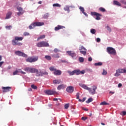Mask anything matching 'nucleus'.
<instances>
[{
	"label": "nucleus",
	"instance_id": "1",
	"mask_svg": "<svg viewBox=\"0 0 126 126\" xmlns=\"http://www.w3.org/2000/svg\"><path fill=\"white\" fill-rule=\"evenodd\" d=\"M79 86H80V87H82V88H83L86 90H88L89 92H90V93H91L92 95H94V94L96 93V89H97V86H93V90H92L91 88L88 87L85 84L80 83L79 84Z\"/></svg>",
	"mask_w": 126,
	"mask_h": 126
},
{
	"label": "nucleus",
	"instance_id": "2",
	"mask_svg": "<svg viewBox=\"0 0 126 126\" xmlns=\"http://www.w3.org/2000/svg\"><path fill=\"white\" fill-rule=\"evenodd\" d=\"M23 37L15 36L14 39L12 40V44L13 46H22V43L19 41H22Z\"/></svg>",
	"mask_w": 126,
	"mask_h": 126
},
{
	"label": "nucleus",
	"instance_id": "3",
	"mask_svg": "<svg viewBox=\"0 0 126 126\" xmlns=\"http://www.w3.org/2000/svg\"><path fill=\"white\" fill-rule=\"evenodd\" d=\"M44 22H36L34 23H32V24H31L29 28V29H33L36 27V26H43L44 25Z\"/></svg>",
	"mask_w": 126,
	"mask_h": 126
},
{
	"label": "nucleus",
	"instance_id": "4",
	"mask_svg": "<svg viewBox=\"0 0 126 126\" xmlns=\"http://www.w3.org/2000/svg\"><path fill=\"white\" fill-rule=\"evenodd\" d=\"M25 71L31 72V73H35L38 72V69L33 67H26L24 68Z\"/></svg>",
	"mask_w": 126,
	"mask_h": 126
},
{
	"label": "nucleus",
	"instance_id": "5",
	"mask_svg": "<svg viewBox=\"0 0 126 126\" xmlns=\"http://www.w3.org/2000/svg\"><path fill=\"white\" fill-rule=\"evenodd\" d=\"M37 47L42 48L43 47H49V43L46 41H41L36 44Z\"/></svg>",
	"mask_w": 126,
	"mask_h": 126
},
{
	"label": "nucleus",
	"instance_id": "6",
	"mask_svg": "<svg viewBox=\"0 0 126 126\" xmlns=\"http://www.w3.org/2000/svg\"><path fill=\"white\" fill-rule=\"evenodd\" d=\"M121 73H126V69L119 68L116 70V72L115 74V76H120V75H121Z\"/></svg>",
	"mask_w": 126,
	"mask_h": 126
},
{
	"label": "nucleus",
	"instance_id": "7",
	"mask_svg": "<svg viewBox=\"0 0 126 126\" xmlns=\"http://www.w3.org/2000/svg\"><path fill=\"white\" fill-rule=\"evenodd\" d=\"M38 57H30L26 59V62L28 63H35V62H37V61H38Z\"/></svg>",
	"mask_w": 126,
	"mask_h": 126
},
{
	"label": "nucleus",
	"instance_id": "8",
	"mask_svg": "<svg viewBox=\"0 0 126 126\" xmlns=\"http://www.w3.org/2000/svg\"><path fill=\"white\" fill-rule=\"evenodd\" d=\"M107 53H108V54H110V55H114V56H115V55H117L116 50H115V49L112 47H107Z\"/></svg>",
	"mask_w": 126,
	"mask_h": 126
},
{
	"label": "nucleus",
	"instance_id": "9",
	"mask_svg": "<svg viewBox=\"0 0 126 126\" xmlns=\"http://www.w3.org/2000/svg\"><path fill=\"white\" fill-rule=\"evenodd\" d=\"M80 53H81L84 56H86L87 53V49L83 46H80L79 49Z\"/></svg>",
	"mask_w": 126,
	"mask_h": 126
},
{
	"label": "nucleus",
	"instance_id": "10",
	"mask_svg": "<svg viewBox=\"0 0 126 126\" xmlns=\"http://www.w3.org/2000/svg\"><path fill=\"white\" fill-rule=\"evenodd\" d=\"M91 15L93 16H96L95 19L96 20H100L101 19V17H100L102 16L101 14L98 13L96 12H92Z\"/></svg>",
	"mask_w": 126,
	"mask_h": 126
},
{
	"label": "nucleus",
	"instance_id": "11",
	"mask_svg": "<svg viewBox=\"0 0 126 126\" xmlns=\"http://www.w3.org/2000/svg\"><path fill=\"white\" fill-rule=\"evenodd\" d=\"M36 76H44V75H48L49 73L46 71H44L43 72L40 71L39 72L37 70V72L36 73Z\"/></svg>",
	"mask_w": 126,
	"mask_h": 126
},
{
	"label": "nucleus",
	"instance_id": "12",
	"mask_svg": "<svg viewBox=\"0 0 126 126\" xmlns=\"http://www.w3.org/2000/svg\"><path fill=\"white\" fill-rule=\"evenodd\" d=\"M15 54L17 55V56H19L20 57H24V58H27V55L25 53L21 52V51H16Z\"/></svg>",
	"mask_w": 126,
	"mask_h": 126
},
{
	"label": "nucleus",
	"instance_id": "13",
	"mask_svg": "<svg viewBox=\"0 0 126 126\" xmlns=\"http://www.w3.org/2000/svg\"><path fill=\"white\" fill-rule=\"evenodd\" d=\"M66 91L68 93H72L74 91V88L72 86L67 87L66 89Z\"/></svg>",
	"mask_w": 126,
	"mask_h": 126
},
{
	"label": "nucleus",
	"instance_id": "14",
	"mask_svg": "<svg viewBox=\"0 0 126 126\" xmlns=\"http://www.w3.org/2000/svg\"><path fill=\"white\" fill-rule=\"evenodd\" d=\"M2 92H3L4 93H5L6 92H8L9 91H10V89H11V87H3L2 88Z\"/></svg>",
	"mask_w": 126,
	"mask_h": 126
},
{
	"label": "nucleus",
	"instance_id": "15",
	"mask_svg": "<svg viewBox=\"0 0 126 126\" xmlns=\"http://www.w3.org/2000/svg\"><path fill=\"white\" fill-rule=\"evenodd\" d=\"M17 10H18L19 12L17 13V15H22L23 14V9L21 7H17Z\"/></svg>",
	"mask_w": 126,
	"mask_h": 126
},
{
	"label": "nucleus",
	"instance_id": "16",
	"mask_svg": "<svg viewBox=\"0 0 126 126\" xmlns=\"http://www.w3.org/2000/svg\"><path fill=\"white\" fill-rule=\"evenodd\" d=\"M44 92L45 94H47V95H53V94L56 93L55 91L51 90L45 91Z\"/></svg>",
	"mask_w": 126,
	"mask_h": 126
},
{
	"label": "nucleus",
	"instance_id": "17",
	"mask_svg": "<svg viewBox=\"0 0 126 126\" xmlns=\"http://www.w3.org/2000/svg\"><path fill=\"white\" fill-rule=\"evenodd\" d=\"M66 53L69 55L72 58L76 57V54L73 51H66Z\"/></svg>",
	"mask_w": 126,
	"mask_h": 126
},
{
	"label": "nucleus",
	"instance_id": "18",
	"mask_svg": "<svg viewBox=\"0 0 126 126\" xmlns=\"http://www.w3.org/2000/svg\"><path fill=\"white\" fill-rule=\"evenodd\" d=\"M63 28H65V27L63 26L58 25L57 27L55 28V31H59V30H61V29H63Z\"/></svg>",
	"mask_w": 126,
	"mask_h": 126
},
{
	"label": "nucleus",
	"instance_id": "19",
	"mask_svg": "<svg viewBox=\"0 0 126 126\" xmlns=\"http://www.w3.org/2000/svg\"><path fill=\"white\" fill-rule=\"evenodd\" d=\"M54 75H62V71L61 70L56 69L55 71L53 72Z\"/></svg>",
	"mask_w": 126,
	"mask_h": 126
},
{
	"label": "nucleus",
	"instance_id": "20",
	"mask_svg": "<svg viewBox=\"0 0 126 126\" xmlns=\"http://www.w3.org/2000/svg\"><path fill=\"white\" fill-rule=\"evenodd\" d=\"M12 14V12L9 11L7 12L6 15V17L5 18V19H9L10 17H11V15Z\"/></svg>",
	"mask_w": 126,
	"mask_h": 126
},
{
	"label": "nucleus",
	"instance_id": "21",
	"mask_svg": "<svg viewBox=\"0 0 126 126\" xmlns=\"http://www.w3.org/2000/svg\"><path fill=\"white\" fill-rule=\"evenodd\" d=\"M113 3L115 5H118V6H122V4L120 2L117 0H114Z\"/></svg>",
	"mask_w": 126,
	"mask_h": 126
},
{
	"label": "nucleus",
	"instance_id": "22",
	"mask_svg": "<svg viewBox=\"0 0 126 126\" xmlns=\"http://www.w3.org/2000/svg\"><path fill=\"white\" fill-rule=\"evenodd\" d=\"M61 82H62L61 80L56 79V80H53L54 84H60V83H61Z\"/></svg>",
	"mask_w": 126,
	"mask_h": 126
},
{
	"label": "nucleus",
	"instance_id": "23",
	"mask_svg": "<svg viewBox=\"0 0 126 126\" xmlns=\"http://www.w3.org/2000/svg\"><path fill=\"white\" fill-rule=\"evenodd\" d=\"M65 87L64 86V85L62 84V85H59L58 87H57V89L58 90H61V89H63V88H64Z\"/></svg>",
	"mask_w": 126,
	"mask_h": 126
},
{
	"label": "nucleus",
	"instance_id": "24",
	"mask_svg": "<svg viewBox=\"0 0 126 126\" xmlns=\"http://www.w3.org/2000/svg\"><path fill=\"white\" fill-rule=\"evenodd\" d=\"M63 9L65 11H67V12L68 13H69V11H70V10H69V6L66 5L64 8Z\"/></svg>",
	"mask_w": 126,
	"mask_h": 126
},
{
	"label": "nucleus",
	"instance_id": "25",
	"mask_svg": "<svg viewBox=\"0 0 126 126\" xmlns=\"http://www.w3.org/2000/svg\"><path fill=\"white\" fill-rule=\"evenodd\" d=\"M75 74H76V75H79L80 74V70L79 69H76L74 70Z\"/></svg>",
	"mask_w": 126,
	"mask_h": 126
},
{
	"label": "nucleus",
	"instance_id": "26",
	"mask_svg": "<svg viewBox=\"0 0 126 126\" xmlns=\"http://www.w3.org/2000/svg\"><path fill=\"white\" fill-rule=\"evenodd\" d=\"M44 58L47 61H51V60H52V57H51V56L49 55H46Z\"/></svg>",
	"mask_w": 126,
	"mask_h": 126
},
{
	"label": "nucleus",
	"instance_id": "27",
	"mask_svg": "<svg viewBox=\"0 0 126 126\" xmlns=\"http://www.w3.org/2000/svg\"><path fill=\"white\" fill-rule=\"evenodd\" d=\"M43 17L44 19H47L49 17V13H46L43 15Z\"/></svg>",
	"mask_w": 126,
	"mask_h": 126
},
{
	"label": "nucleus",
	"instance_id": "28",
	"mask_svg": "<svg viewBox=\"0 0 126 126\" xmlns=\"http://www.w3.org/2000/svg\"><path fill=\"white\" fill-rule=\"evenodd\" d=\"M100 105L101 106H105L107 105H109V104L108 103H107V102L106 101H103L100 103Z\"/></svg>",
	"mask_w": 126,
	"mask_h": 126
},
{
	"label": "nucleus",
	"instance_id": "29",
	"mask_svg": "<svg viewBox=\"0 0 126 126\" xmlns=\"http://www.w3.org/2000/svg\"><path fill=\"white\" fill-rule=\"evenodd\" d=\"M46 38V35L45 34L40 35L39 37L37 38V41H39L40 39H44Z\"/></svg>",
	"mask_w": 126,
	"mask_h": 126
},
{
	"label": "nucleus",
	"instance_id": "30",
	"mask_svg": "<svg viewBox=\"0 0 126 126\" xmlns=\"http://www.w3.org/2000/svg\"><path fill=\"white\" fill-rule=\"evenodd\" d=\"M52 58H55L57 59L60 58V56L59 55V54H53V55H52Z\"/></svg>",
	"mask_w": 126,
	"mask_h": 126
},
{
	"label": "nucleus",
	"instance_id": "31",
	"mask_svg": "<svg viewBox=\"0 0 126 126\" xmlns=\"http://www.w3.org/2000/svg\"><path fill=\"white\" fill-rule=\"evenodd\" d=\"M67 72L68 74H69V75L71 76V75H74L75 74V72H74V70L72 71H70V70L67 71Z\"/></svg>",
	"mask_w": 126,
	"mask_h": 126
},
{
	"label": "nucleus",
	"instance_id": "32",
	"mask_svg": "<svg viewBox=\"0 0 126 126\" xmlns=\"http://www.w3.org/2000/svg\"><path fill=\"white\" fill-rule=\"evenodd\" d=\"M57 69L55 66H51L49 67V70L50 71H55V70Z\"/></svg>",
	"mask_w": 126,
	"mask_h": 126
},
{
	"label": "nucleus",
	"instance_id": "33",
	"mask_svg": "<svg viewBox=\"0 0 126 126\" xmlns=\"http://www.w3.org/2000/svg\"><path fill=\"white\" fill-rule=\"evenodd\" d=\"M94 65L98 66H101V65H103V63H102V62H98L97 63H95Z\"/></svg>",
	"mask_w": 126,
	"mask_h": 126
},
{
	"label": "nucleus",
	"instance_id": "34",
	"mask_svg": "<svg viewBox=\"0 0 126 126\" xmlns=\"http://www.w3.org/2000/svg\"><path fill=\"white\" fill-rule=\"evenodd\" d=\"M53 6L54 7H61V5L59 3H54L53 4Z\"/></svg>",
	"mask_w": 126,
	"mask_h": 126
},
{
	"label": "nucleus",
	"instance_id": "35",
	"mask_svg": "<svg viewBox=\"0 0 126 126\" xmlns=\"http://www.w3.org/2000/svg\"><path fill=\"white\" fill-rule=\"evenodd\" d=\"M92 101H93V99H92V98H90L86 101V103H87V104H89V103H91Z\"/></svg>",
	"mask_w": 126,
	"mask_h": 126
},
{
	"label": "nucleus",
	"instance_id": "36",
	"mask_svg": "<svg viewBox=\"0 0 126 126\" xmlns=\"http://www.w3.org/2000/svg\"><path fill=\"white\" fill-rule=\"evenodd\" d=\"M99 10L101 11V12H105L106 11V9L101 7L99 8Z\"/></svg>",
	"mask_w": 126,
	"mask_h": 126
},
{
	"label": "nucleus",
	"instance_id": "37",
	"mask_svg": "<svg viewBox=\"0 0 126 126\" xmlns=\"http://www.w3.org/2000/svg\"><path fill=\"white\" fill-rule=\"evenodd\" d=\"M79 62H80V63H83V62H84V58H83V57H79Z\"/></svg>",
	"mask_w": 126,
	"mask_h": 126
},
{
	"label": "nucleus",
	"instance_id": "38",
	"mask_svg": "<svg viewBox=\"0 0 126 126\" xmlns=\"http://www.w3.org/2000/svg\"><path fill=\"white\" fill-rule=\"evenodd\" d=\"M91 33H92V34H95V33H96V30L94 29H91Z\"/></svg>",
	"mask_w": 126,
	"mask_h": 126
},
{
	"label": "nucleus",
	"instance_id": "39",
	"mask_svg": "<svg viewBox=\"0 0 126 126\" xmlns=\"http://www.w3.org/2000/svg\"><path fill=\"white\" fill-rule=\"evenodd\" d=\"M64 107V109H65L66 110H67V109H68V108L69 107V103H67L65 104Z\"/></svg>",
	"mask_w": 126,
	"mask_h": 126
},
{
	"label": "nucleus",
	"instance_id": "40",
	"mask_svg": "<svg viewBox=\"0 0 126 126\" xmlns=\"http://www.w3.org/2000/svg\"><path fill=\"white\" fill-rule=\"evenodd\" d=\"M120 2H121V3H123V4H125V5H126V0H121Z\"/></svg>",
	"mask_w": 126,
	"mask_h": 126
},
{
	"label": "nucleus",
	"instance_id": "41",
	"mask_svg": "<svg viewBox=\"0 0 126 126\" xmlns=\"http://www.w3.org/2000/svg\"><path fill=\"white\" fill-rule=\"evenodd\" d=\"M79 9L82 11V12H83L84 11H85V10L84 9V8L82 6L79 7Z\"/></svg>",
	"mask_w": 126,
	"mask_h": 126
},
{
	"label": "nucleus",
	"instance_id": "42",
	"mask_svg": "<svg viewBox=\"0 0 126 126\" xmlns=\"http://www.w3.org/2000/svg\"><path fill=\"white\" fill-rule=\"evenodd\" d=\"M18 70L20 73H22V74H26V72L21 71V69H19Z\"/></svg>",
	"mask_w": 126,
	"mask_h": 126
},
{
	"label": "nucleus",
	"instance_id": "43",
	"mask_svg": "<svg viewBox=\"0 0 126 126\" xmlns=\"http://www.w3.org/2000/svg\"><path fill=\"white\" fill-rule=\"evenodd\" d=\"M31 88L32 89H37V86L34 85H31Z\"/></svg>",
	"mask_w": 126,
	"mask_h": 126
},
{
	"label": "nucleus",
	"instance_id": "44",
	"mask_svg": "<svg viewBox=\"0 0 126 126\" xmlns=\"http://www.w3.org/2000/svg\"><path fill=\"white\" fill-rule=\"evenodd\" d=\"M106 28L108 30V31H109V32H112V30L111 29V28H110V27H109V26H107L106 27Z\"/></svg>",
	"mask_w": 126,
	"mask_h": 126
},
{
	"label": "nucleus",
	"instance_id": "45",
	"mask_svg": "<svg viewBox=\"0 0 126 126\" xmlns=\"http://www.w3.org/2000/svg\"><path fill=\"white\" fill-rule=\"evenodd\" d=\"M19 72V70H16L15 71L13 72V75H16V74H17V73Z\"/></svg>",
	"mask_w": 126,
	"mask_h": 126
},
{
	"label": "nucleus",
	"instance_id": "46",
	"mask_svg": "<svg viewBox=\"0 0 126 126\" xmlns=\"http://www.w3.org/2000/svg\"><path fill=\"white\" fill-rule=\"evenodd\" d=\"M86 71L84 70H83L82 71L80 70V74H84L85 73Z\"/></svg>",
	"mask_w": 126,
	"mask_h": 126
},
{
	"label": "nucleus",
	"instance_id": "47",
	"mask_svg": "<svg viewBox=\"0 0 126 126\" xmlns=\"http://www.w3.org/2000/svg\"><path fill=\"white\" fill-rule=\"evenodd\" d=\"M102 74L103 75H106V74H107V71L105 70V69H103V71L102 73Z\"/></svg>",
	"mask_w": 126,
	"mask_h": 126
},
{
	"label": "nucleus",
	"instance_id": "48",
	"mask_svg": "<svg viewBox=\"0 0 126 126\" xmlns=\"http://www.w3.org/2000/svg\"><path fill=\"white\" fill-rule=\"evenodd\" d=\"M58 52H60V50L58 49L57 48H55L54 50V53H58Z\"/></svg>",
	"mask_w": 126,
	"mask_h": 126
},
{
	"label": "nucleus",
	"instance_id": "49",
	"mask_svg": "<svg viewBox=\"0 0 126 126\" xmlns=\"http://www.w3.org/2000/svg\"><path fill=\"white\" fill-rule=\"evenodd\" d=\"M79 95H80V94L79 93H77L76 94V99H79Z\"/></svg>",
	"mask_w": 126,
	"mask_h": 126
},
{
	"label": "nucleus",
	"instance_id": "50",
	"mask_svg": "<svg viewBox=\"0 0 126 126\" xmlns=\"http://www.w3.org/2000/svg\"><path fill=\"white\" fill-rule=\"evenodd\" d=\"M30 34L29 32H25L24 33V36H29Z\"/></svg>",
	"mask_w": 126,
	"mask_h": 126
},
{
	"label": "nucleus",
	"instance_id": "51",
	"mask_svg": "<svg viewBox=\"0 0 126 126\" xmlns=\"http://www.w3.org/2000/svg\"><path fill=\"white\" fill-rule=\"evenodd\" d=\"M4 63V62L2 61L0 62V67H1V66L2 65V64Z\"/></svg>",
	"mask_w": 126,
	"mask_h": 126
},
{
	"label": "nucleus",
	"instance_id": "52",
	"mask_svg": "<svg viewBox=\"0 0 126 126\" xmlns=\"http://www.w3.org/2000/svg\"><path fill=\"white\" fill-rule=\"evenodd\" d=\"M101 41V39L99 38H97L96 39V42H97L98 43H99V42H100Z\"/></svg>",
	"mask_w": 126,
	"mask_h": 126
},
{
	"label": "nucleus",
	"instance_id": "53",
	"mask_svg": "<svg viewBox=\"0 0 126 126\" xmlns=\"http://www.w3.org/2000/svg\"><path fill=\"white\" fill-rule=\"evenodd\" d=\"M11 26H6V29H10V28H11Z\"/></svg>",
	"mask_w": 126,
	"mask_h": 126
},
{
	"label": "nucleus",
	"instance_id": "54",
	"mask_svg": "<svg viewBox=\"0 0 126 126\" xmlns=\"http://www.w3.org/2000/svg\"><path fill=\"white\" fill-rule=\"evenodd\" d=\"M88 61L89 62H92V58H91V57L89 58Z\"/></svg>",
	"mask_w": 126,
	"mask_h": 126
},
{
	"label": "nucleus",
	"instance_id": "55",
	"mask_svg": "<svg viewBox=\"0 0 126 126\" xmlns=\"http://www.w3.org/2000/svg\"><path fill=\"white\" fill-rule=\"evenodd\" d=\"M82 13H83V14H84V15H85V16H88V15L84 11L82 12Z\"/></svg>",
	"mask_w": 126,
	"mask_h": 126
},
{
	"label": "nucleus",
	"instance_id": "56",
	"mask_svg": "<svg viewBox=\"0 0 126 126\" xmlns=\"http://www.w3.org/2000/svg\"><path fill=\"white\" fill-rule=\"evenodd\" d=\"M82 120L83 121H85L86 120H87V118L82 117Z\"/></svg>",
	"mask_w": 126,
	"mask_h": 126
},
{
	"label": "nucleus",
	"instance_id": "57",
	"mask_svg": "<svg viewBox=\"0 0 126 126\" xmlns=\"http://www.w3.org/2000/svg\"><path fill=\"white\" fill-rule=\"evenodd\" d=\"M122 113H123V116H126V111H123Z\"/></svg>",
	"mask_w": 126,
	"mask_h": 126
},
{
	"label": "nucleus",
	"instance_id": "58",
	"mask_svg": "<svg viewBox=\"0 0 126 126\" xmlns=\"http://www.w3.org/2000/svg\"><path fill=\"white\" fill-rule=\"evenodd\" d=\"M86 100V97H84L82 100V102H84Z\"/></svg>",
	"mask_w": 126,
	"mask_h": 126
},
{
	"label": "nucleus",
	"instance_id": "59",
	"mask_svg": "<svg viewBox=\"0 0 126 126\" xmlns=\"http://www.w3.org/2000/svg\"><path fill=\"white\" fill-rule=\"evenodd\" d=\"M122 86H123V85H122V84L119 83V84H118V87H122Z\"/></svg>",
	"mask_w": 126,
	"mask_h": 126
},
{
	"label": "nucleus",
	"instance_id": "60",
	"mask_svg": "<svg viewBox=\"0 0 126 126\" xmlns=\"http://www.w3.org/2000/svg\"><path fill=\"white\" fill-rule=\"evenodd\" d=\"M54 101H58V98H54Z\"/></svg>",
	"mask_w": 126,
	"mask_h": 126
},
{
	"label": "nucleus",
	"instance_id": "61",
	"mask_svg": "<svg viewBox=\"0 0 126 126\" xmlns=\"http://www.w3.org/2000/svg\"><path fill=\"white\" fill-rule=\"evenodd\" d=\"M2 58V57L1 56H0V61H1Z\"/></svg>",
	"mask_w": 126,
	"mask_h": 126
},
{
	"label": "nucleus",
	"instance_id": "62",
	"mask_svg": "<svg viewBox=\"0 0 126 126\" xmlns=\"http://www.w3.org/2000/svg\"><path fill=\"white\" fill-rule=\"evenodd\" d=\"M83 110H84V111H88V109L86 108H84Z\"/></svg>",
	"mask_w": 126,
	"mask_h": 126
},
{
	"label": "nucleus",
	"instance_id": "63",
	"mask_svg": "<svg viewBox=\"0 0 126 126\" xmlns=\"http://www.w3.org/2000/svg\"><path fill=\"white\" fill-rule=\"evenodd\" d=\"M101 125H102V126H105V124L103 123H101Z\"/></svg>",
	"mask_w": 126,
	"mask_h": 126
},
{
	"label": "nucleus",
	"instance_id": "64",
	"mask_svg": "<svg viewBox=\"0 0 126 126\" xmlns=\"http://www.w3.org/2000/svg\"><path fill=\"white\" fill-rule=\"evenodd\" d=\"M79 102H82V100H81V99H79Z\"/></svg>",
	"mask_w": 126,
	"mask_h": 126
}]
</instances>
